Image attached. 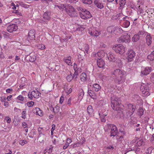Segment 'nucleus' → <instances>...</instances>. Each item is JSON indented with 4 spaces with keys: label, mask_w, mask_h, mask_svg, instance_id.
Here are the masks:
<instances>
[{
    "label": "nucleus",
    "mask_w": 154,
    "mask_h": 154,
    "mask_svg": "<svg viewBox=\"0 0 154 154\" xmlns=\"http://www.w3.org/2000/svg\"><path fill=\"white\" fill-rule=\"evenodd\" d=\"M110 96L112 104L111 106L114 110L118 111L117 116L119 118L125 119V115L123 113V109L122 107V105L120 104L121 101L120 98L112 94H111Z\"/></svg>",
    "instance_id": "nucleus-1"
},
{
    "label": "nucleus",
    "mask_w": 154,
    "mask_h": 154,
    "mask_svg": "<svg viewBox=\"0 0 154 154\" xmlns=\"http://www.w3.org/2000/svg\"><path fill=\"white\" fill-rule=\"evenodd\" d=\"M112 74L114 75L113 77L116 83L120 84L124 81V72L123 71L119 69H117L112 72Z\"/></svg>",
    "instance_id": "nucleus-2"
},
{
    "label": "nucleus",
    "mask_w": 154,
    "mask_h": 154,
    "mask_svg": "<svg viewBox=\"0 0 154 154\" xmlns=\"http://www.w3.org/2000/svg\"><path fill=\"white\" fill-rule=\"evenodd\" d=\"M76 8L78 11H80L82 12H79V14L80 17L82 19L85 20L90 18L92 17V15L90 12L86 9L83 8L82 6H77Z\"/></svg>",
    "instance_id": "nucleus-3"
},
{
    "label": "nucleus",
    "mask_w": 154,
    "mask_h": 154,
    "mask_svg": "<svg viewBox=\"0 0 154 154\" xmlns=\"http://www.w3.org/2000/svg\"><path fill=\"white\" fill-rule=\"evenodd\" d=\"M106 129L110 133V137H114L118 133V130L116 126L113 124H107Z\"/></svg>",
    "instance_id": "nucleus-4"
},
{
    "label": "nucleus",
    "mask_w": 154,
    "mask_h": 154,
    "mask_svg": "<svg viewBox=\"0 0 154 154\" xmlns=\"http://www.w3.org/2000/svg\"><path fill=\"white\" fill-rule=\"evenodd\" d=\"M135 106H134L131 104H128V108L126 110V113L125 115V119L128 118L133 114L135 110Z\"/></svg>",
    "instance_id": "nucleus-5"
},
{
    "label": "nucleus",
    "mask_w": 154,
    "mask_h": 154,
    "mask_svg": "<svg viewBox=\"0 0 154 154\" xmlns=\"http://www.w3.org/2000/svg\"><path fill=\"white\" fill-rule=\"evenodd\" d=\"M66 12L68 15L71 17H75L78 16L77 12L74 7L72 5L67 6Z\"/></svg>",
    "instance_id": "nucleus-6"
},
{
    "label": "nucleus",
    "mask_w": 154,
    "mask_h": 154,
    "mask_svg": "<svg viewBox=\"0 0 154 154\" xmlns=\"http://www.w3.org/2000/svg\"><path fill=\"white\" fill-rule=\"evenodd\" d=\"M142 94L144 97H146L150 94L149 92V85L147 84L143 83L140 87Z\"/></svg>",
    "instance_id": "nucleus-7"
},
{
    "label": "nucleus",
    "mask_w": 154,
    "mask_h": 154,
    "mask_svg": "<svg viewBox=\"0 0 154 154\" xmlns=\"http://www.w3.org/2000/svg\"><path fill=\"white\" fill-rule=\"evenodd\" d=\"M131 39V35L127 34L125 35H122L120 37L117 41L120 43H128L130 42Z\"/></svg>",
    "instance_id": "nucleus-8"
},
{
    "label": "nucleus",
    "mask_w": 154,
    "mask_h": 154,
    "mask_svg": "<svg viewBox=\"0 0 154 154\" xmlns=\"http://www.w3.org/2000/svg\"><path fill=\"white\" fill-rule=\"evenodd\" d=\"M112 49L115 51L121 54H122L125 52V48L123 45L119 44L112 47Z\"/></svg>",
    "instance_id": "nucleus-9"
},
{
    "label": "nucleus",
    "mask_w": 154,
    "mask_h": 154,
    "mask_svg": "<svg viewBox=\"0 0 154 154\" xmlns=\"http://www.w3.org/2000/svg\"><path fill=\"white\" fill-rule=\"evenodd\" d=\"M127 59L129 61H132L136 55V54L132 49H130L128 51L127 54Z\"/></svg>",
    "instance_id": "nucleus-10"
},
{
    "label": "nucleus",
    "mask_w": 154,
    "mask_h": 154,
    "mask_svg": "<svg viewBox=\"0 0 154 154\" xmlns=\"http://www.w3.org/2000/svg\"><path fill=\"white\" fill-rule=\"evenodd\" d=\"M88 33L92 36L97 37L99 35L100 32L95 28L91 27L89 29Z\"/></svg>",
    "instance_id": "nucleus-11"
},
{
    "label": "nucleus",
    "mask_w": 154,
    "mask_h": 154,
    "mask_svg": "<svg viewBox=\"0 0 154 154\" xmlns=\"http://www.w3.org/2000/svg\"><path fill=\"white\" fill-rule=\"evenodd\" d=\"M35 30L34 29L30 30L29 32L28 35L27 39L28 40H35Z\"/></svg>",
    "instance_id": "nucleus-12"
},
{
    "label": "nucleus",
    "mask_w": 154,
    "mask_h": 154,
    "mask_svg": "<svg viewBox=\"0 0 154 154\" xmlns=\"http://www.w3.org/2000/svg\"><path fill=\"white\" fill-rule=\"evenodd\" d=\"M107 58L110 62H114L116 60V55L111 52L107 54Z\"/></svg>",
    "instance_id": "nucleus-13"
},
{
    "label": "nucleus",
    "mask_w": 154,
    "mask_h": 154,
    "mask_svg": "<svg viewBox=\"0 0 154 154\" xmlns=\"http://www.w3.org/2000/svg\"><path fill=\"white\" fill-rule=\"evenodd\" d=\"M105 63L104 61L101 58L97 59V65L100 68L105 69Z\"/></svg>",
    "instance_id": "nucleus-14"
},
{
    "label": "nucleus",
    "mask_w": 154,
    "mask_h": 154,
    "mask_svg": "<svg viewBox=\"0 0 154 154\" xmlns=\"http://www.w3.org/2000/svg\"><path fill=\"white\" fill-rule=\"evenodd\" d=\"M17 26L16 24H10L8 26L7 30L10 32H11L13 31H16L17 29Z\"/></svg>",
    "instance_id": "nucleus-15"
},
{
    "label": "nucleus",
    "mask_w": 154,
    "mask_h": 154,
    "mask_svg": "<svg viewBox=\"0 0 154 154\" xmlns=\"http://www.w3.org/2000/svg\"><path fill=\"white\" fill-rule=\"evenodd\" d=\"M91 89L96 92L99 91L101 89V87L99 84L97 83L93 84L92 85H90Z\"/></svg>",
    "instance_id": "nucleus-16"
},
{
    "label": "nucleus",
    "mask_w": 154,
    "mask_h": 154,
    "mask_svg": "<svg viewBox=\"0 0 154 154\" xmlns=\"http://www.w3.org/2000/svg\"><path fill=\"white\" fill-rule=\"evenodd\" d=\"M36 59V56L34 53H32L28 55L26 57V59L29 60L31 62H33L35 61Z\"/></svg>",
    "instance_id": "nucleus-17"
},
{
    "label": "nucleus",
    "mask_w": 154,
    "mask_h": 154,
    "mask_svg": "<svg viewBox=\"0 0 154 154\" xmlns=\"http://www.w3.org/2000/svg\"><path fill=\"white\" fill-rule=\"evenodd\" d=\"M151 67H146L145 68L143 71H141L140 75L142 76L144 75H146L151 72Z\"/></svg>",
    "instance_id": "nucleus-18"
},
{
    "label": "nucleus",
    "mask_w": 154,
    "mask_h": 154,
    "mask_svg": "<svg viewBox=\"0 0 154 154\" xmlns=\"http://www.w3.org/2000/svg\"><path fill=\"white\" fill-rule=\"evenodd\" d=\"M102 2L100 0H95L94 3L98 8L101 9L104 7L103 4Z\"/></svg>",
    "instance_id": "nucleus-19"
},
{
    "label": "nucleus",
    "mask_w": 154,
    "mask_h": 154,
    "mask_svg": "<svg viewBox=\"0 0 154 154\" xmlns=\"http://www.w3.org/2000/svg\"><path fill=\"white\" fill-rule=\"evenodd\" d=\"M147 34L146 37V43L149 46L151 45L152 41V37L149 33H146Z\"/></svg>",
    "instance_id": "nucleus-20"
},
{
    "label": "nucleus",
    "mask_w": 154,
    "mask_h": 154,
    "mask_svg": "<svg viewBox=\"0 0 154 154\" xmlns=\"http://www.w3.org/2000/svg\"><path fill=\"white\" fill-rule=\"evenodd\" d=\"M135 139L136 140V145L137 146H140L144 145L145 142L142 139H140L137 137H135Z\"/></svg>",
    "instance_id": "nucleus-21"
},
{
    "label": "nucleus",
    "mask_w": 154,
    "mask_h": 154,
    "mask_svg": "<svg viewBox=\"0 0 154 154\" xmlns=\"http://www.w3.org/2000/svg\"><path fill=\"white\" fill-rule=\"evenodd\" d=\"M91 88L90 87H89L88 88V93L89 95V96L92 98H94L96 97V94L94 92V91L91 90Z\"/></svg>",
    "instance_id": "nucleus-22"
},
{
    "label": "nucleus",
    "mask_w": 154,
    "mask_h": 154,
    "mask_svg": "<svg viewBox=\"0 0 154 154\" xmlns=\"http://www.w3.org/2000/svg\"><path fill=\"white\" fill-rule=\"evenodd\" d=\"M33 112L40 116H43V114L42 110L38 108H35L33 109Z\"/></svg>",
    "instance_id": "nucleus-23"
},
{
    "label": "nucleus",
    "mask_w": 154,
    "mask_h": 154,
    "mask_svg": "<svg viewBox=\"0 0 154 154\" xmlns=\"http://www.w3.org/2000/svg\"><path fill=\"white\" fill-rule=\"evenodd\" d=\"M123 32V30L121 27H115L114 31H113V33L115 34H118L122 33Z\"/></svg>",
    "instance_id": "nucleus-24"
},
{
    "label": "nucleus",
    "mask_w": 154,
    "mask_h": 154,
    "mask_svg": "<svg viewBox=\"0 0 154 154\" xmlns=\"http://www.w3.org/2000/svg\"><path fill=\"white\" fill-rule=\"evenodd\" d=\"M51 13L49 11L45 12L43 14V18L45 20H49L51 19Z\"/></svg>",
    "instance_id": "nucleus-25"
},
{
    "label": "nucleus",
    "mask_w": 154,
    "mask_h": 154,
    "mask_svg": "<svg viewBox=\"0 0 154 154\" xmlns=\"http://www.w3.org/2000/svg\"><path fill=\"white\" fill-rule=\"evenodd\" d=\"M46 136L45 134L42 132H39L38 136V140L39 142L42 143L44 142V140Z\"/></svg>",
    "instance_id": "nucleus-26"
},
{
    "label": "nucleus",
    "mask_w": 154,
    "mask_h": 154,
    "mask_svg": "<svg viewBox=\"0 0 154 154\" xmlns=\"http://www.w3.org/2000/svg\"><path fill=\"white\" fill-rule=\"evenodd\" d=\"M32 95H33V96L35 98H38L39 97L41 96V93L39 91H32Z\"/></svg>",
    "instance_id": "nucleus-27"
},
{
    "label": "nucleus",
    "mask_w": 154,
    "mask_h": 154,
    "mask_svg": "<svg viewBox=\"0 0 154 154\" xmlns=\"http://www.w3.org/2000/svg\"><path fill=\"white\" fill-rule=\"evenodd\" d=\"M136 140L135 139V138L130 142V143L129 144V146L131 149H132L136 146Z\"/></svg>",
    "instance_id": "nucleus-28"
},
{
    "label": "nucleus",
    "mask_w": 154,
    "mask_h": 154,
    "mask_svg": "<svg viewBox=\"0 0 154 154\" xmlns=\"http://www.w3.org/2000/svg\"><path fill=\"white\" fill-rule=\"evenodd\" d=\"M123 15L122 12H120L116 14V15H113L112 17V19H118L119 20L120 19V17H122Z\"/></svg>",
    "instance_id": "nucleus-29"
},
{
    "label": "nucleus",
    "mask_w": 154,
    "mask_h": 154,
    "mask_svg": "<svg viewBox=\"0 0 154 154\" xmlns=\"http://www.w3.org/2000/svg\"><path fill=\"white\" fill-rule=\"evenodd\" d=\"M80 78L81 81L82 82H85L87 79V74L83 72L80 75Z\"/></svg>",
    "instance_id": "nucleus-30"
},
{
    "label": "nucleus",
    "mask_w": 154,
    "mask_h": 154,
    "mask_svg": "<svg viewBox=\"0 0 154 154\" xmlns=\"http://www.w3.org/2000/svg\"><path fill=\"white\" fill-rule=\"evenodd\" d=\"M55 7L56 8H58L61 11L65 10L66 11V8L65 7L63 4H60L58 5H56Z\"/></svg>",
    "instance_id": "nucleus-31"
},
{
    "label": "nucleus",
    "mask_w": 154,
    "mask_h": 154,
    "mask_svg": "<svg viewBox=\"0 0 154 154\" xmlns=\"http://www.w3.org/2000/svg\"><path fill=\"white\" fill-rule=\"evenodd\" d=\"M71 58L70 56H69L66 58H64L63 60L67 64L71 65L72 63L71 61Z\"/></svg>",
    "instance_id": "nucleus-32"
},
{
    "label": "nucleus",
    "mask_w": 154,
    "mask_h": 154,
    "mask_svg": "<svg viewBox=\"0 0 154 154\" xmlns=\"http://www.w3.org/2000/svg\"><path fill=\"white\" fill-rule=\"evenodd\" d=\"M88 113L89 116H91L93 112V109L91 105H89L87 109Z\"/></svg>",
    "instance_id": "nucleus-33"
},
{
    "label": "nucleus",
    "mask_w": 154,
    "mask_h": 154,
    "mask_svg": "<svg viewBox=\"0 0 154 154\" xmlns=\"http://www.w3.org/2000/svg\"><path fill=\"white\" fill-rule=\"evenodd\" d=\"M97 56L102 58L105 55V54L103 51L101 50L97 52Z\"/></svg>",
    "instance_id": "nucleus-34"
},
{
    "label": "nucleus",
    "mask_w": 154,
    "mask_h": 154,
    "mask_svg": "<svg viewBox=\"0 0 154 154\" xmlns=\"http://www.w3.org/2000/svg\"><path fill=\"white\" fill-rule=\"evenodd\" d=\"M123 24L122 26L123 27L125 28L128 27L130 25V22L128 20H126L123 21Z\"/></svg>",
    "instance_id": "nucleus-35"
},
{
    "label": "nucleus",
    "mask_w": 154,
    "mask_h": 154,
    "mask_svg": "<svg viewBox=\"0 0 154 154\" xmlns=\"http://www.w3.org/2000/svg\"><path fill=\"white\" fill-rule=\"evenodd\" d=\"M140 36L137 34L134 35L132 38V41L133 42H137L139 40Z\"/></svg>",
    "instance_id": "nucleus-36"
},
{
    "label": "nucleus",
    "mask_w": 154,
    "mask_h": 154,
    "mask_svg": "<svg viewBox=\"0 0 154 154\" xmlns=\"http://www.w3.org/2000/svg\"><path fill=\"white\" fill-rule=\"evenodd\" d=\"M119 2L120 6L119 9L121 10L122 9L123 6L125 5L126 1L125 0H120Z\"/></svg>",
    "instance_id": "nucleus-37"
},
{
    "label": "nucleus",
    "mask_w": 154,
    "mask_h": 154,
    "mask_svg": "<svg viewBox=\"0 0 154 154\" xmlns=\"http://www.w3.org/2000/svg\"><path fill=\"white\" fill-rule=\"evenodd\" d=\"M116 63L119 67H121L122 66V63L120 59L116 58Z\"/></svg>",
    "instance_id": "nucleus-38"
},
{
    "label": "nucleus",
    "mask_w": 154,
    "mask_h": 154,
    "mask_svg": "<svg viewBox=\"0 0 154 154\" xmlns=\"http://www.w3.org/2000/svg\"><path fill=\"white\" fill-rule=\"evenodd\" d=\"M147 58L151 61L154 60V52H152L151 53L147 56Z\"/></svg>",
    "instance_id": "nucleus-39"
},
{
    "label": "nucleus",
    "mask_w": 154,
    "mask_h": 154,
    "mask_svg": "<svg viewBox=\"0 0 154 154\" xmlns=\"http://www.w3.org/2000/svg\"><path fill=\"white\" fill-rule=\"evenodd\" d=\"M60 110V107L57 105H56L53 108V112L55 113H57Z\"/></svg>",
    "instance_id": "nucleus-40"
},
{
    "label": "nucleus",
    "mask_w": 154,
    "mask_h": 154,
    "mask_svg": "<svg viewBox=\"0 0 154 154\" xmlns=\"http://www.w3.org/2000/svg\"><path fill=\"white\" fill-rule=\"evenodd\" d=\"M99 115L101 118H104L105 116L107 115V112L104 111V112H100L99 113Z\"/></svg>",
    "instance_id": "nucleus-41"
},
{
    "label": "nucleus",
    "mask_w": 154,
    "mask_h": 154,
    "mask_svg": "<svg viewBox=\"0 0 154 154\" xmlns=\"http://www.w3.org/2000/svg\"><path fill=\"white\" fill-rule=\"evenodd\" d=\"M114 29H115V27L111 26L107 28V31L109 33H113V31H114Z\"/></svg>",
    "instance_id": "nucleus-42"
},
{
    "label": "nucleus",
    "mask_w": 154,
    "mask_h": 154,
    "mask_svg": "<svg viewBox=\"0 0 154 154\" xmlns=\"http://www.w3.org/2000/svg\"><path fill=\"white\" fill-rule=\"evenodd\" d=\"M139 146H137L136 145L134 148L131 149V150H134L136 153L137 154L140 152V149L138 147Z\"/></svg>",
    "instance_id": "nucleus-43"
},
{
    "label": "nucleus",
    "mask_w": 154,
    "mask_h": 154,
    "mask_svg": "<svg viewBox=\"0 0 154 154\" xmlns=\"http://www.w3.org/2000/svg\"><path fill=\"white\" fill-rule=\"evenodd\" d=\"M73 78V77H72V74L70 72L69 75H68L67 76V80L68 82H70L72 80Z\"/></svg>",
    "instance_id": "nucleus-44"
},
{
    "label": "nucleus",
    "mask_w": 154,
    "mask_h": 154,
    "mask_svg": "<svg viewBox=\"0 0 154 154\" xmlns=\"http://www.w3.org/2000/svg\"><path fill=\"white\" fill-rule=\"evenodd\" d=\"M82 2L85 4L90 5L92 2L91 0H82Z\"/></svg>",
    "instance_id": "nucleus-45"
},
{
    "label": "nucleus",
    "mask_w": 154,
    "mask_h": 154,
    "mask_svg": "<svg viewBox=\"0 0 154 154\" xmlns=\"http://www.w3.org/2000/svg\"><path fill=\"white\" fill-rule=\"evenodd\" d=\"M37 47L38 49L43 50L45 48V47L44 45L42 44H39L37 45Z\"/></svg>",
    "instance_id": "nucleus-46"
},
{
    "label": "nucleus",
    "mask_w": 154,
    "mask_h": 154,
    "mask_svg": "<svg viewBox=\"0 0 154 154\" xmlns=\"http://www.w3.org/2000/svg\"><path fill=\"white\" fill-rule=\"evenodd\" d=\"M27 141L26 140H20L19 141V143L22 146L24 145L25 144L27 143Z\"/></svg>",
    "instance_id": "nucleus-47"
},
{
    "label": "nucleus",
    "mask_w": 154,
    "mask_h": 154,
    "mask_svg": "<svg viewBox=\"0 0 154 154\" xmlns=\"http://www.w3.org/2000/svg\"><path fill=\"white\" fill-rule=\"evenodd\" d=\"M27 104L28 106L29 107H31L32 106L34 105V102L32 101L28 102L27 103Z\"/></svg>",
    "instance_id": "nucleus-48"
},
{
    "label": "nucleus",
    "mask_w": 154,
    "mask_h": 154,
    "mask_svg": "<svg viewBox=\"0 0 154 154\" xmlns=\"http://www.w3.org/2000/svg\"><path fill=\"white\" fill-rule=\"evenodd\" d=\"M114 149V147L111 145H109L107 147L106 149L109 151L110 152L111 150H112Z\"/></svg>",
    "instance_id": "nucleus-49"
},
{
    "label": "nucleus",
    "mask_w": 154,
    "mask_h": 154,
    "mask_svg": "<svg viewBox=\"0 0 154 154\" xmlns=\"http://www.w3.org/2000/svg\"><path fill=\"white\" fill-rule=\"evenodd\" d=\"M139 115L141 116H142L144 113V110L143 109L140 108L139 109Z\"/></svg>",
    "instance_id": "nucleus-50"
},
{
    "label": "nucleus",
    "mask_w": 154,
    "mask_h": 154,
    "mask_svg": "<svg viewBox=\"0 0 154 154\" xmlns=\"http://www.w3.org/2000/svg\"><path fill=\"white\" fill-rule=\"evenodd\" d=\"M145 34L144 32L141 30L139 31L138 33L137 34L138 35L140 36V37H141V36H142Z\"/></svg>",
    "instance_id": "nucleus-51"
},
{
    "label": "nucleus",
    "mask_w": 154,
    "mask_h": 154,
    "mask_svg": "<svg viewBox=\"0 0 154 154\" xmlns=\"http://www.w3.org/2000/svg\"><path fill=\"white\" fill-rule=\"evenodd\" d=\"M26 112L25 111H23L22 112V117L23 119H25L26 118Z\"/></svg>",
    "instance_id": "nucleus-52"
},
{
    "label": "nucleus",
    "mask_w": 154,
    "mask_h": 154,
    "mask_svg": "<svg viewBox=\"0 0 154 154\" xmlns=\"http://www.w3.org/2000/svg\"><path fill=\"white\" fill-rule=\"evenodd\" d=\"M117 139L118 141H121L122 140L123 138V135H121L120 137L117 136Z\"/></svg>",
    "instance_id": "nucleus-53"
},
{
    "label": "nucleus",
    "mask_w": 154,
    "mask_h": 154,
    "mask_svg": "<svg viewBox=\"0 0 154 154\" xmlns=\"http://www.w3.org/2000/svg\"><path fill=\"white\" fill-rule=\"evenodd\" d=\"M17 98L19 100H20L21 101H23L24 100L23 97L21 95H20L18 96L17 97Z\"/></svg>",
    "instance_id": "nucleus-54"
},
{
    "label": "nucleus",
    "mask_w": 154,
    "mask_h": 154,
    "mask_svg": "<svg viewBox=\"0 0 154 154\" xmlns=\"http://www.w3.org/2000/svg\"><path fill=\"white\" fill-rule=\"evenodd\" d=\"M32 94V91L31 92H29V93L28 94V96L30 100H32L33 98V95L31 94Z\"/></svg>",
    "instance_id": "nucleus-55"
},
{
    "label": "nucleus",
    "mask_w": 154,
    "mask_h": 154,
    "mask_svg": "<svg viewBox=\"0 0 154 154\" xmlns=\"http://www.w3.org/2000/svg\"><path fill=\"white\" fill-rule=\"evenodd\" d=\"M73 68L75 71H78V67L77 66V64L75 63H74Z\"/></svg>",
    "instance_id": "nucleus-56"
},
{
    "label": "nucleus",
    "mask_w": 154,
    "mask_h": 154,
    "mask_svg": "<svg viewBox=\"0 0 154 154\" xmlns=\"http://www.w3.org/2000/svg\"><path fill=\"white\" fill-rule=\"evenodd\" d=\"M20 5L21 7H24L25 8H28V5H27L25 4L22 2L20 3Z\"/></svg>",
    "instance_id": "nucleus-57"
},
{
    "label": "nucleus",
    "mask_w": 154,
    "mask_h": 154,
    "mask_svg": "<svg viewBox=\"0 0 154 154\" xmlns=\"http://www.w3.org/2000/svg\"><path fill=\"white\" fill-rule=\"evenodd\" d=\"M78 75V71H75V72L74 73L73 75L72 76V77H73V78H74L75 77V78H77V76Z\"/></svg>",
    "instance_id": "nucleus-58"
},
{
    "label": "nucleus",
    "mask_w": 154,
    "mask_h": 154,
    "mask_svg": "<svg viewBox=\"0 0 154 154\" xmlns=\"http://www.w3.org/2000/svg\"><path fill=\"white\" fill-rule=\"evenodd\" d=\"M151 76L150 77L151 81L154 83V74L152 73L151 74Z\"/></svg>",
    "instance_id": "nucleus-59"
},
{
    "label": "nucleus",
    "mask_w": 154,
    "mask_h": 154,
    "mask_svg": "<svg viewBox=\"0 0 154 154\" xmlns=\"http://www.w3.org/2000/svg\"><path fill=\"white\" fill-rule=\"evenodd\" d=\"M82 61H83V60H82L81 61H79L78 62V65L79 66H80L81 67L83 66L82 63Z\"/></svg>",
    "instance_id": "nucleus-60"
},
{
    "label": "nucleus",
    "mask_w": 154,
    "mask_h": 154,
    "mask_svg": "<svg viewBox=\"0 0 154 154\" xmlns=\"http://www.w3.org/2000/svg\"><path fill=\"white\" fill-rule=\"evenodd\" d=\"M53 148L52 147H50L48 149L47 152H48L49 154H51V153L52 152V150Z\"/></svg>",
    "instance_id": "nucleus-61"
},
{
    "label": "nucleus",
    "mask_w": 154,
    "mask_h": 154,
    "mask_svg": "<svg viewBox=\"0 0 154 154\" xmlns=\"http://www.w3.org/2000/svg\"><path fill=\"white\" fill-rule=\"evenodd\" d=\"M71 100L72 99L71 98H70L68 99V101L66 103L67 105H68L69 106H70L71 105Z\"/></svg>",
    "instance_id": "nucleus-62"
},
{
    "label": "nucleus",
    "mask_w": 154,
    "mask_h": 154,
    "mask_svg": "<svg viewBox=\"0 0 154 154\" xmlns=\"http://www.w3.org/2000/svg\"><path fill=\"white\" fill-rule=\"evenodd\" d=\"M5 119H6L7 122L8 123H10L11 122V119L8 116H6Z\"/></svg>",
    "instance_id": "nucleus-63"
},
{
    "label": "nucleus",
    "mask_w": 154,
    "mask_h": 154,
    "mask_svg": "<svg viewBox=\"0 0 154 154\" xmlns=\"http://www.w3.org/2000/svg\"><path fill=\"white\" fill-rule=\"evenodd\" d=\"M13 12L19 15H20L21 14V13L17 10L14 11Z\"/></svg>",
    "instance_id": "nucleus-64"
}]
</instances>
